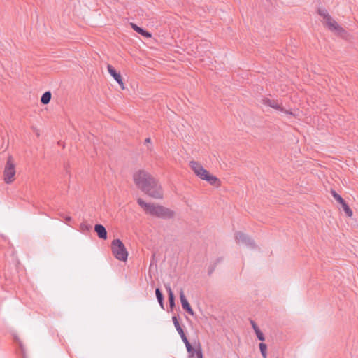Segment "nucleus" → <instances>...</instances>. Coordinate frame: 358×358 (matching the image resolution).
Returning <instances> with one entry per match:
<instances>
[{
	"mask_svg": "<svg viewBox=\"0 0 358 358\" xmlns=\"http://www.w3.org/2000/svg\"><path fill=\"white\" fill-rule=\"evenodd\" d=\"M15 175V164L13 162V158L11 156H9L8 160L6 162L4 171V181L6 184L11 183L14 180V176Z\"/></svg>",
	"mask_w": 358,
	"mask_h": 358,
	"instance_id": "39448f33",
	"label": "nucleus"
},
{
	"mask_svg": "<svg viewBox=\"0 0 358 358\" xmlns=\"http://www.w3.org/2000/svg\"><path fill=\"white\" fill-rule=\"evenodd\" d=\"M155 295L160 307L164 310V296L160 288L155 289Z\"/></svg>",
	"mask_w": 358,
	"mask_h": 358,
	"instance_id": "f3484780",
	"label": "nucleus"
},
{
	"mask_svg": "<svg viewBox=\"0 0 358 358\" xmlns=\"http://www.w3.org/2000/svg\"><path fill=\"white\" fill-rule=\"evenodd\" d=\"M97 236L102 240L108 238V232L106 227L101 224H96L94 227Z\"/></svg>",
	"mask_w": 358,
	"mask_h": 358,
	"instance_id": "4468645a",
	"label": "nucleus"
},
{
	"mask_svg": "<svg viewBox=\"0 0 358 358\" xmlns=\"http://www.w3.org/2000/svg\"><path fill=\"white\" fill-rule=\"evenodd\" d=\"M63 219H64V221L66 224H70L69 223L71 222L72 220V218L71 217L69 216V215H64L63 217Z\"/></svg>",
	"mask_w": 358,
	"mask_h": 358,
	"instance_id": "393cba45",
	"label": "nucleus"
},
{
	"mask_svg": "<svg viewBox=\"0 0 358 358\" xmlns=\"http://www.w3.org/2000/svg\"><path fill=\"white\" fill-rule=\"evenodd\" d=\"M276 358H278V357H276Z\"/></svg>",
	"mask_w": 358,
	"mask_h": 358,
	"instance_id": "2f4dec72",
	"label": "nucleus"
},
{
	"mask_svg": "<svg viewBox=\"0 0 358 358\" xmlns=\"http://www.w3.org/2000/svg\"><path fill=\"white\" fill-rule=\"evenodd\" d=\"M80 229L83 233H88L92 230V226L84 221L80 224Z\"/></svg>",
	"mask_w": 358,
	"mask_h": 358,
	"instance_id": "aec40b11",
	"label": "nucleus"
},
{
	"mask_svg": "<svg viewBox=\"0 0 358 358\" xmlns=\"http://www.w3.org/2000/svg\"><path fill=\"white\" fill-rule=\"evenodd\" d=\"M137 203L143 209L146 214L158 218L169 220L173 218L176 215V213L173 210L161 205L146 203L141 198L137 199Z\"/></svg>",
	"mask_w": 358,
	"mask_h": 358,
	"instance_id": "f03ea898",
	"label": "nucleus"
},
{
	"mask_svg": "<svg viewBox=\"0 0 358 358\" xmlns=\"http://www.w3.org/2000/svg\"><path fill=\"white\" fill-rule=\"evenodd\" d=\"M190 167L194 173L201 180H203V178L209 173V171L204 169L200 163L195 161L190 162Z\"/></svg>",
	"mask_w": 358,
	"mask_h": 358,
	"instance_id": "1a4fd4ad",
	"label": "nucleus"
},
{
	"mask_svg": "<svg viewBox=\"0 0 358 358\" xmlns=\"http://www.w3.org/2000/svg\"><path fill=\"white\" fill-rule=\"evenodd\" d=\"M148 143H151V138H146L144 141V144L147 145Z\"/></svg>",
	"mask_w": 358,
	"mask_h": 358,
	"instance_id": "c85d7f7f",
	"label": "nucleus"
},
{
	"mask_svg": "<svg viewBox=\"0 0 358 358\" xmlns=\"http://www.w3.org/2000/svg\"><path fill=\"white\" fill-rule=\"evenodd\" d=\"M20 347L22 350V351L23 352L24 349H23V346H22V344L20 342Z\"/></svg>",
	"mask_w": 358,
	"mask_h": 358,
	"instance_id": "7c9ffc66",
	"label": "nucleus"
},
{
	"mask_svg": "<svg viewBox=\"0 0 358 358\" xmlns=\"http://www.w3.org/2000/svg\"><path fill=\"white\" fill-rule=\"evenodd\" d=\"M250 323H251V325H252V327L254 331H256L258 329H259V327L257 326V324H256V322L255 321L250 320Z\"/></svg>",
	"mask_w": 358,
	"mask_h": 358,
	"instance_id": "a878e982",
	"label": "nucleus"
},
{
	"mask_svg": "<svg viewBox=\"0 0 358 358\" xmlns=\"http://www.w3.org/2000/svg\"><path fill=\"white\" fill-rule=\"evenodd\" d=\"M178 334H180V337L182 338V336H186L184 330L181 331L180 332H178Z\"/></svg>",
	"mask_w": 358,
	"mask_h": 358,
	"instance_id": "c756f323",
	"label": "nucleus"
},
{
	"mask_svg": "<svg viewBox=\"0 0 358 358\" xmlns=\"http://www.w3.org/2000/svg\"><path fill=\"white\" fill-rule=\"evenodd\" d=\"M164 287L168 294V301H169L171 311H173V308H175V306H176V302H175L176 297H175L174 293L172 291V289H171L169 283H165Z\"/></svg>",
	"mask_w": 358,
	"mask_h": 358,
	"instance_id": "ddd939ff",
	"label": "nucleus"
},
{
	"mask_svg": "<svg viewBox=\"0 0 358 358\" xmlns=\"http://www.w3.org/2000/svg\"><path fill=\"white\" fill-rule=\"evenodd\" d=\"M181 339L182 340L183 343H185V345H187L188 343H190V342L189 341V340L187 339V336H184L181 338Z\"/></svg>",
	"mask_w": 358,
	"mask_h": 358,
	"instance_id": "bb28decb",
	"label": "nucleus"
},
{
	"mask_svg": "<svg viewBox=\"0 0 358 358\" xmlns=\"http://www.w3.org/2000/svg\"><path fill=\"white\" fill-rule=\"evenodd\" d=\"M317 13H318V15H320L321 17H323L324 23L326 21L331 20V16L329 14L328 11L326 9L319 8L317 10Z\"/></svg>",
	"mask_w": 358,
	"mask_h": 358,
	"instance_id": "6ab92c4d",
	"label": "nucleus"
},
{
	"mask_svg": "<svg viewBox=\"0 0 358 358\" xmlns=\"http://www.w3.org/2000/svg\"><path fill=\"white\" fill-rule=\"evenodd\" d=\"M186 348L189 357H193L196 356V358H203L201 345L199 342H195L194 346H193L191 343H188L186 345Z\"/></svg>",
	"mask_w": 358,
	"mask_h": 358,
	"instance_id": "6e6552de",
	"label": "nucleus"
},
{
	"mask_svg": "<svg viewBox=\"0 0 358 358\" xmlns=\"http://www.w3.org/2000/svg\"><path fill=\"white\" fill-rule=\"evenodd\" d=\"M256 336H257V338H258V340L261 341L262 342H264L265 341V336H264V333L259 329H258L257 331H255Z\"/></svg>",
	"mask_w": 358,
	"mask_h": 358,
	"instance_id": "5701e85b",
	"label": "nucleus"
},
{
	"mask_svg": "<svg viewBox=\"0 0 358 358\" xmlns=\"http://www.w3.org/2000/svg\"><path fill=\"white\" fill-rule=\"evenodd\" d=\"M203 180H206L210 185L215 187H219L221 183L220 179L217 178L215 176L210 174V172L206 175V176L203 178Z\"/></svg>",
	"mask_w": 358,
	"mask_h": 358,
	"instance_id": "dca6fc26",
	"label": "nucleus"
},
{
	"mask_svg": "<svg viewBox=\"0 0 358 358\" xmlns=\"http://www.w3.org/2000/svg\"><path fill=\"white\" fill-rule=\"evenodd\" d=\"M111 250L113 256L118 260L126 262L128 258V252L123 242L115 238L111 243Z\"/></svg>",
	"mask_w": 358,
	"mask_h": 358,
	"instance_id": "7ed1b4c3",
	"label": "nucleus"
},
{
	"mask_svg": "<svg viewBox=\"0 0 358 358\" xmlns=\"http://www.w3.org/2000/svg\"><path fill=\"white\" fill-rule=\"evenodd\" d=\"M133 179L137 187L149 196L160 199L164 192L159 181L145 170H138L133 175Z\"/></svg>",
	"mask_w": 358,
	"mask_h": 358,
	"instance_id": "f257e3e1",
	"label": "nucleus"
},
{
	"mask_svg": "<svg viewBox=\"0 0 358 358\" xmlns=\"http://www.w3.org/2000/svg\"><path fill=\"white\" fill-rule=\"evenodd\" d=\"M224 259V258L222 257H218L215 262L214 263H217V265L220 263L221 262H222Z\"/></svg>",
	"mask_w": 358,
	"mask_h": 358,
	"instance_id": "cd10ccee",
	"label": "nucleus"
},
{
	"mask_svg": "<svg viewBox=\"0 0 358 358\" xmlns=\"http://www.w3.org/2000/svg\"><path fill=\"white\" fill-rule=\"evenodd\" d=\"M331 194L334 199L341 206V208L346 215L349 217H351L353 215V213L345 200L334 189L331 190Z\"/></svg>",
	"mask_w": 358,
	"mask_h": 358,
	"instance_id": "0eeeda50",
	"label": "nucleus"
},
{
	"mask_svg": "<svg viewBox=\"0 0 358 358\" xmlns=\"http://www.w3.org/2000/svg\"><path fill=\"white\" fill-rule=\"evenodd\" d=\"M234 238L237 243H241L245 246L254 249L256 248L255 242L248 235L241 231H237L235 233Z\"/></svg>",
	"mask_w": 358,
	"mask_h": 358,
	"instance_id": "423d86ee",
	"label": "nucleus"
},
{
	"mask_svg": "<svg viewBox=\"0 0 358 358\" xmlns=\"http://www.w3.org/2000/svg\"><path fill=\"white\" fill-rule=\"evenodd\" d=\"M262 103L265 106H269L272 108L283 112L285 114H292L291 112H289L288 110L285 109L282 106V104H280L277 100L264 98L262 99Z\"/></svg>",
	"mask_w": 358,
	"mask_h": 358,
	"instance_id": "9d476101",
	"label": "nucleus"
},
{
	"mask_svg": "<svg viewBox=\"0 0 358 358\" xmlns=\"http://www.w3.org/2000/svg\"><path fill=\"white\" fill-rule=\"evenodd\" d=\"M217 266V263H213L208 267V275H211L212 273L214 272L215 267Z\"/></svg>",
	"mask_w": 358,
	"mask_h": 358,
	"instance_id": "b1692460",
	"label": "nucleus"
},
{
	"mask_svg": "<svg viewBox=\"0 0 358 358\" xmlns=\"http://www.w3.org/2000/svg\"><path fill=\"white\" fill-rule=\"evenodd\" d=\"M324 24L327 27L329 31L334 32L337 36L343 38H348L349 35L348 31L340 26L338 22L332 18V17L330 20L326 21Z\"/></svg>",
	"mask_w": 358,
	"mask_h": 358,
	"instance_id": "20e7f679",
	"label": "nucleus"
},
{
	"mask_svg": "<svg viewBox=\"0 0 358 358\" xmlns=\"http://www.w3.org/2000/svg\"><path fill=\"white\" fill-rule=\"evenodd\" d=\"M130 26L133 30H134L142 36H144L146 38H150L152 37V34L150 31L143 27L138 26L136 24L131 22L130 23Z\"/></svg>",
	"mask_w": 358,
	"mask_h": 358,
	"instance_id": "2eb2a0df",
	"label": "nucleus"
},
{
	"mask_svg": "<svg viewBox=\"0 0 358 358\" xmlns=\"http://www.w3.org/2000/svg\"><path fill=\"white\" fill-rule=\"evenodd\" d=\"M261 354L264 358H266L267 356V345L266 343L261 342L259 345Z\"/></svg>",
	"mask_w": 358,
	"mask_h": 358,
	"instance_id": "4be33fe9",
	"label": "nucleus"
},
{
	"mask_svg": "<svg viewBox=\"0 0 358 358\" xmlns=\"http://www.w3.org/2000/svg\"><path fill=\"white\" fill-rule=\"evenodd\" d=\"M172 321H173V324H174V326H175V327H176V330H177L178 333V332H180L181 331H182V330H183V329L182 328V327H181V325H180V322H179L178 318V317H177V316L173 315V316L172 317Z\"/></svg>",
	"mask_w": 358,
	"mask_h": 358,
	"instance_id": "412c9836",
	"label": "nucleus"
},
{
	"mask_svg": "<svg viewBox=\"0 0 358 358\" xmlns=\"http://www.w3.org/2000/svg\"><path fill=\"white\" fill-rule=\"evenodd\" d=\"M52 98V93L50 91L45 92L41 97V103L43 105H47L50 103Z\"/></svg>",
	"mask_w": 358,
	"mask_h": 358,
	"instance_id": "a211bd4d",
	"label": "nucleus"
},
{
	"mask_svg": "<svg viewBox=\"0 0 358 358\" xmlns=\"http://www.w3.org/2000/svg\"><path fill=\"white\" fill-rule=\"evenodd\" d=\"M107 70L109 74L114 78V80L119 84L120 87L122 90L125 88L124 84L123 82V78L120 72H117L116 69L111 65H107Z\"/></svg>",
	"mask_w": 358,
	"mask_h": 358,
	"instance_id": "9b49d317",
	"label": "nucleus"
},
{
	"mask_svg": "<svg viewBox=\"0 0 358 358\" xmlns=\"http://www.w3.org/2000/svg\"><path fill=\"white\" fill-rule=\"evenodd\" d=\"M180 300L182 309L186 313L193 316L194 315V312L192 308L191 307L189 301H187L182 289H181L180 291Z\"/></svg>",
	"mask_w": 358,
	"mask_h": 358,
	"instance_id": "f8f14e48",
	"label": "nucleus"
}]
</instances>
